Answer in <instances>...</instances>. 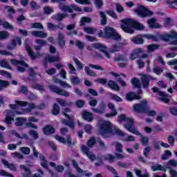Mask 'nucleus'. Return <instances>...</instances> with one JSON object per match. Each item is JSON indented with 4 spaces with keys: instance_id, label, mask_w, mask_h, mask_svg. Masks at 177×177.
Listing matches in <instances>:
<instances>
[{
    "instance_id": "nucleus-1",
    "label": "nucleus",
    "mask_w": 177,
    "mask_h": 177,
    "mask_svg": "<svg viewBox=\"0 0 177 177\" xmlns=\"http://www.w3.org/2000/svg\"><path fill=\"white\" fill-rule=\"evenodd\" d=\"M118 121L119 122H126L124 124V127L130 133H133V135H137V136H142V133L135 128V121L131 118L127 117L126 115L122 114L118 116Z\"/></svg>"
},
{
    "instance_id": "nucleus-2",
    "label": "nucleus",
    "mask_w": 177,
    "mask_h": 177,
    "mask_svg": "<svg viewBox=\"0 0 177 177\" xmlns=\"http://www.w3.org/2000/svg\"><path fill=\"white\" fill-rule=\"evenodd\" d=\"M133 110L136 113H143L147 114L149 117H156L157 115V112L153 110H149V106L147 105V101H141L139 104H134L133 106Z\"/></svg>"
},
{
    "instance_id": "nucleus-3",
    "label": "nucleus",
    "mask_w": 177,
    "mask_h": 177,
    "mask_svg": "<svg viewBox=\"0 0 177 177\" xmlns=\"http://www.w3.org/2000/svg\"><path fill=\"white\" fill-rule=\"evenodd\" d=\"M51 2L53 3H56V2L59 3V9L62 10V12H68V13H73V10L75 12H82V8L77 6L75 4H71L70 6H67L62 3L66 2V0H51Z\"/></svg>"
},
{
    "instance_id": "nucleus-4",
    "label": "nucleus",
    "mask_w": 177,
    "mask_h": 177,
    "mask_svg": "<svg viewBox=\"0 0 177 177\" xmlns=\"http://www.w3.org/2000/svg\"><path fill=\"white\" fill-rule=\"evenodd\" d=\"M100 134L104 138H109L107 136L110 133H113V126L109 121H104L99 125Z\"/></svg>"
},
{
    "instance_id": "nucleus-5",
    "label": "nucleus",
    "mask_w": 177,
    "mask_h": 177,
    "mask_svg": "<svg viewBox=\"0 0 177 177\" xmlns=\"http://www.w3.org/2000/svg\"><path fill=\"white\" fill-rule=\"evenodd\" d=\"M105 38L106 39H114V41H121V35L117 32V30L113 27L106 26L104 28Z\"/></svg>"
},
{
    "instance_id": "nucleus-6",
    "label": "nucleus",
    "mask_w": 177,
    "mask_h": 177,
    "mask_svg": "<svg viewBox=\"0 0 177 177\" xmlns=\"http://www.w3.org/2000/svg\"><path fill=\"white\" fill-rule=\"evenodd\" d=\"M133 11L136 13L139 17H141V19H146V17L153 16V11H151L142 5H140L136 9L133 10Z\"/></svg>"
},
{
    "instance_id": "nucleus-7",
    "label": "nucleus",
    "mask_w": 177,
    "mask_h": 177,
    "mask_svg": "<svg viewBox=\"0 0 177 177\" xmlns=\"http://www.w3.org/2000/svg\"><path fill=\"white\" fill-rule=\"evenodd\" d=\"M131 21H132V19L127 18L123 19L122 21V24L120 25V28L127 34H133L135 32L133 30V27L131 25Z\"/></svg>"
},
{
    "instance_id": "nucleus-8",
    "label": "nucleus",
    "mask_w": 177,
    "mask_h": 177,
    "mask_svg": "<svg viewBox=\"0 0 177 177\" xmlns=\"http://www.w3.org/2000/svg\"><path fill=\"white\" fill-rule=\"evenodd\" d=\"M156 80L157 78L147 74H143L140 77L141 84L144 89H147L150 86L151 81Z\"/></svg>"
},
{
    "instance_id": "nucleus-9",
    "label": "nucleus",
    "mask_w": 177,
    "mask_h": 177,
    "mask_svg": "<svg viewBox=\"0 0 177 177\" xmlns=\"http://www.w3.org/2000/svg\"><path fill=\"white\" fill-rule=\"evenodd\" d=\"M91 68H95V70H100V71H104V68L101 67L100 65L90 64H88V66L84 67V71L87 75H89V77L97 76V75H96V73L93 72L92 70H91Z\"/></svg>"
},
{
    "instance_id": "nucleus-10",
    "label": "nucleus",
    "mask_w": 177,
    "mask_h": 177,
    "mask_svg": "<svg viewBox=\"0 0 177 177\" xmlns=\"http://www.w3.org/2000/svg\"><path fill=\"white\" fill-rule=\"evenodd\" d=\"M48 88L50 92L57 93V95H59V96H65V97H68V96H70V93L63 88H60L56 85H50L48 86Z\"/></svg>"
},
{
    "instance_id": "nucleus-11",
    "label": "nucleus",
    "mask_w": 177,
    "mask_h": 177,
    "mask_svg": "<svg viewBox=\"0 0 177 177\" xmlns=\"http://www.w3.org/2000/svg\"><path fill=\"white\" fill-rule=\"evenodd\" d=\"M152 91L153 93H158V95L160 96V97H159V100H160V102H163L164 103H169V98H168V95H167L165 92L160 91V89L157 87H153Z\"/></svg>"
},
{
    "instance_id": "nucleus-12",
    "label": "nucleus",
    "mask_w": 177,
    "mask_h": 177,
    "mask_svg": "<svg viewBox=\"0 0 177 177\" xmlns=\"http://www.w3.org/2000/svg\"><path fill=\"white\" fill-rule=\"evenodd\" d=\"M93 46L95 49H97L100 52H102L104 56L106 57V59H110V54L109 53V51H107V46L100 43H95L93 44Z\"/></svg>"
},
{
    "instance_id": "nucleus-13",
    "label": "nucleus",
    "mask_w": 177,
    "mask_h": 177,
    "mask_svg": "<svg viewBox=\"0 0 177 177\" xmlns=\"http://www.w3.org/2000/svg\"><path fill=\"white\" fill-rule=\"evenodd\" d=\"M25 48H26V50L28 53V56L29 57H30V59H32V60H35L37 59V57H41V56H42V54H41V53H39V52H37L35 54V53H34V51H32V49L28 44H26Z\"/></svg>"
},
{
    "instance_id": "nucleus-14",
    "label": "nucleus",
    "mask_w": 177,
    "mask_h": 177,
    "mask_svg": "<svg viewBox=\"0 0 177 177\" xmlns=\"http://www.w3.org/2000/svg\"><path fill=\"white\" fill-rule=\"evenodd\" d=\"M55 139L56 140H58V142H60V143H64V145H66V143H68V147H71V145L74 146V142H73L71 136H68L66 140L64 138V137H62L60 136L56 135L55 136Z\"/></svg>"
},
{
    "instance_id": "nucleus-15",
    "label": "nucleus",
    "mask_w": 177,
    "mask_h": 177,
    "mask_svg": "<svg viewBox=\"0 0 177 177\" xmlns=\"http://www.w3.org/2000/svg\"><path fill=\"white\" fill-rule=\"evenodd\" d=\"M81 149L82 153H84V154L88 156L89 160H91V161H95V160H96V156L94 155V153H93V152L91 151L89 148H88V147H86L85 145H82Z\"/></svg>"
},
{
    "instance_id": "nucleus-16",
    "label": "nucleus",
    "mask_w": 177,
    "mask_h": 177,
    "mask_svg": "<svg viewBox=\"0 0 177 177\" xmlns=\"http://www.w3.org/2000/svg\"><path fill=\"white\" fill-rule=\"evenodd\" d=\"M17 44L19 46H21V37H17L15 39H12L11 43L7 46V49L8 50H13L17 46Z\"/></svg>"
},
{
    "instance_id": "nucleus-17",
    "label": "nucleus",
    "mask_w": 177,
    "mask_h": 177,
    "mask_svg": "<svg viewBox=\"0 0 177 177\" xmlns=\"http://www.w3.org/2000/svg\"><path fill=\"white\" fill-rule=\"evenodd\" d=\"M108 107L110 110H111V112L106 114V117L107 118H111V117H115V115H117V114H118V112H117V109H115V107L114 106V104H113V103L109 102L108 104Z\"/></svg>"
},
{
    "instance_id": "nucleus-18",
    "label": "nucleus",
    "mask_w": 177,
    "mask_h": 177,
    "mask_svg": "<svg viewBox=\"0 0 177 177\" xmlns=\"http://www.w3.org/2000/svg\"><path fill=\"white\" fill-rule=\"evenodd\" d=\"M107 86L112 91H115L116 92H120V91H121V87H120L114 80H109Z\"/></svg>"
},
{
    "instance_id": "nucleus-19",
    "label": "nucleus",
    "mask_w": 177,
    "mask_h": 177,
    "mask_svg": "<svg viewBox=\"0 0 177 177\" xmlns=\"http://www.w3.org/2000/svg\"><path fill=\"white\" fill-rule=\"evenodd\" d=\"M126 99L127 102H132L133 100H140L141 97L133 92H130L127 93Z\"/></svg>"
},
{
    "instance_id": "nucleus-20",
    "label": "nucleus",
    "mask_w": 177,
    "mask_h": 177,
    "mask_svg": "<svg viewBox=\"0 0 177 177\" xmlns=\"http://www.w3.org/2000/svg\"><path fill=\"white\" fill-rule=\"evenodd\" d=\"M68 16V14L66 13V12H63V13H58L57 15H53L51 18L53 19V20H55V21H63V20H64V19H66L67 17Z\"/></svg>"
},
{
    "instance_id": "nucleus-21",
    "label": "nucleus",
    "mask_w": 177,
    "mask_h": 177,
    "mask_svg": "<svg viewBox=\"0 0 177 177\" xmlns=\"http://www.w3.org/2000/svg\"><path fill=\"white\" fill-rule=\"evenodd\" d=\"M57 42L61 49H63L66 46V40L64 38V35H63V33L60 32H58Z\"/></svg>"
},
{
    "instance_id": "nucleus-22",
    "label": "nucleus",
    "mask_w": 177,
    "mask_h": 177,
    "mask_svg": "<svg viewBox=\"0 0 177 177\" xmlns=\"http://www.w3.org/2000/svg\"><path fill=\"white\" fill-rule=\"evenodd\" d=\"M82 117L84 121L88 122L93 121V114L89 111H84L82 113Z\"/></svg>"
},
{
    "instance_id": "nucleus-23",
    "label": "nucleus",
    "mask_w": 177,
    "mask_h": 177,
    "mask_svg": "<svg viewBox=\"0 0 177 177\" xmlns=\"http://www.w3.org/2000/svg\"><path fill=\"white\" fill-rule=\"evenodd\" d=\"M15 113L12 111L8 110L7 115H6L5 122L7 125H12V121H15V118L12 115H14Z\"/></svg>"
},
{
    "instance_id": "nucleus-24",
    "label": "nucleus",
    "mask_w": 177,
    "mask_h": 177,
    "mask_svg": "<svg viewBox=\"0 0 177 177\" xmlns=\"http://www.w3.org/2000/svg\"><path fill=\"white\" fill-rule=\"evenodd\" d=\"M43 132L44 135L46 136L52 135L53 133H55V132H56V129H55V127L48 124L43 128Z\"/></svg>"
},
{
    "instance_id": "nucleus-25",
    "label": "nucleus",
    "mask_w": 177,
    "mask_h": 177,
    "mask_svg": "<svg viewBox=\"0 0 177 177\" xmlns=\"http://www.w3.org/2000/svg\"><path fill=\"white\" fill-rule=\"evenodd\" d=\"M15 102L16 104H10V107L12 109V110H16V107H17V106H20L21 107H26V106L28 104V102L26 101L17 100Z\"/></svg>"
},
{
    "instance_id": "nucleus-26",
    "label": "nucleus",
    "mask_w": 177,
    "mask_h": 177,
    "mask_svg": "<svg viewBox=\"0 0 177 177\" xmlns=\"http://www.w3.org/2000/svg\"><path fill=\"white\" fill-rule=\"evenodd\" d=\"M131 26L133 27V28H135V30H138V31H140L142 30L145 29V26L140 22H138L136 21H133L131 19Z\"/></svg>"
},
{
    "instance_id": "nucleus-27",
    "label": "nucleus",
    "mask_w": 177,
    "mask_h": 177,
    "mask_svg": "<svg viewBox=\"0 0 177 177\" xmlns=\"http://www.w3.org/2000/svg\"><path fill=\"white\" fill-rule=\"evenodd\" d=\"M1 162L2 164H3V165H5V167L8 168V169H10V171H12L13 172H16V171L17 170V168L16 167V165H15V164L9 163V162H8V160L5 159H2Z\"/></svg>"
},
{
    "instance_id": "nucleus-28",
    "label": "nucleus",
    "mask_w": 177,
    "mask_h": 177,
    "mask_svg": "<svg viewBox=\"0 0 177 177\" xmlns=\"http://www.w3.org/2000/svg\"><path fill=\"white\" fill-rule=\"evenodd\" d=\"M157 19L156 18H151L148 19L147 23L149 28H160V24L156 23Z\"/></svg>"
},
{
    "instance_id": "nucleus-29",
    "label": "nucleus",
    "mask_w": 177,
    "mask_h": 177,
    "mask_svg": "<svg viewBox=\"0 0 177 177\" xmlns=\"http://www.w3.org/2000/svg\"><path fill=\"white\" fill-rule=\"evenodd\" d=\"M15 125L16 127H23L27 124V118H17L15 119Z\"/></svg>"
},
{
    "instance_id": "nucleus-30",
    "label": "nucleus",
    "mask_w": 177,
    "mask_h": 177,
    "mask_svg": "<svg viewBox=\"0 0 177 177\" xmlns=\"http://www.w3.org/2000/svg\"><path fill=\"white\" fill-rule=\"evenodd\" d=\"M130 39L136 45H142L145 42L143 38L139 37L138 36L131 37Z\"/></svg>"
},
{
    "instance_id": "nucleus-31",
    "label": "nucleus",
    "mask_w": 177,
    "mask_h": 177,
    "mask_svg": "<svg viewBox=\"0 0 177 177\" xmlns=\"http://www.w3.org/2000/svg\"><path fill=\"white\" fill-rule=\"evenodd\" d=\"M32 35L37 38H46L48 33L44 31H33L32 32Z\"/></svg>"
},
{
    "instance_id": "nucleus-32",
    "label": "nucleus",
    "mask_w": 177,
    "mask_h": 177,
    "mask_svg": "<svg viewBox=\"0 0 177 177\" xmlns=\"http://www.w3.org/2000/svg\"><path fill=\"white\" fill-rule=\"evenodd\" d=\"M3 26L6 30H13V26L10 25L9 22L5 21V19H0V27Z\"/></svg>"
},
{
    "instance_id": "nucleus-33",
    "label": "nucleus",
    "mask_w": 177,
    "mask_h": 177,
    "mask_svg": "<svg viewBox=\"0 0 177 177\" xmlns=\"http://www.w3.org/2000/svg\"><path fill=\"white\" fill-rule=\"evenodd\" d=\"M57 102L62 107H67V106L71 107V106H73V102H66L65 100H63L62 98H57Z\"/></svg>"
},
{
    "instance_id": "nucleus-34",
    "label": "nucleus",
    "mask_w": 177,
    "mask_h": 177,
    "mask_svg": "<svg viewBox=\"0 0 177 177\" xmlns=\"http://www.w3.org/2000/svg\"><path fill=\"white\" fill-rule=\"evenodd\" d=\"M165 4L167 5L170 9L177 10V0H166Z\"/></svg>"
},
{
    "instance_id": "nucleus-35",
    "label": "nucleus",
    "mask_w": 177,
    "mask_h": 177,
    "mask_svg": "<svg viewBox=\"0 0 177 177\" xmlns=\"http://www.w3.org/2000/svg\"><path fill=\"white\" fill-rule=\"evenodd\" d=\"M104 110H106V104L104 102H101L100 104V109H93V111L94 113H97L98 114H103L104 113Z\"/></svg>"
},
{
    "instance_id": "nucleus-36",
    "label": "nucleus",
    "mask_w": 177,
    "mask_h": 177,
    "mask_svg": "<svg viewBox=\"0 0 177 177\" xmlns=\"http://www.w3.org/2000/svg\"><path fill=\"white\" fill-rule=\"evenodd\" d=\"M151 169L153 172H156V171H162V172H167V168H165L164 166L161 165L151 166Z\"/></svg>"
},
{
    "instance_id": "nucleus-37",
    "label": "nucleus",
    "mask_w": 177,
    "mask_h": 177,
    "mask_svg": "<svg viewBox=\"0 0 177 177\" xmlns=\"http://www.w3.org/2000/svg\"><path fill=\"white\" fill-rule=\"evenodd\" d=\"M158 41H164L165 42H169V40L171 39L169 37V34L165 33V34H160L158 35Z\"/></svg>"
},
{
    "instance_id": "nucleus-38",
    "label": "nucleus",
    "mask_w": 177,
    "mask_h": 177,
    "mask_svg": "<svg viewBox=\"0 0 177 177\" xmlns=\"http://www.w3.org/2000/svg\"><path fill=\"white\" fill-rule=\"evenodd\" d=\"M131 82L134 88H142V84L138 77H133L131 80Z\"/></svg>"
},
{
    "instance_id": "nucleus-39",
    "label": "nucleus",
    "mask_w": 177,
    "mask_h": 177,
    "mask_svg": "<svg viewBox=\"0 0 177 177\" xmlns=\"http://www.w3.org/2000/svg\"><path fill=\"white\" fill-rule=\"evenodd\" d=\"M63 123L65 124V125L69 127V128H71L72 131H74V129H75V122L73 121V119H71V120L68 119V120H64Z\"/></svg>"
},
{
    "instance_id": "nucleus-40",
    "label": "nucleus",
    "mask_w": 177,
    "mask_h": 177,
    "mask_svg": "<svg viewBox=\"0 0 177 177\" xmlns=\"http://www.w3.org/2000/svg\"><path fill=\"white\" fill-rule=\"evenodd\" d=\"M63 123L65 124V125L69 127V128H71L72 131H74V129H75V122L73 121V119H71V120L68 119V120H64Z\"/></svg>"
},
{
    "instance_id": "nucleus-41",
    "label": "nucleus",
    "mask_w": 177,
    "mask_h": 177,
    "mask_svg": "<svg viewBox=\"0 0 177 177\" xmlns=\"http://www.w3.org/2000/svg\"><path fill=\"white\" fill-rule=\"evenodd\" d=\"M60 113V106L56 103H55L53 106V109H52V114L53 115H59Z\"/></svg>"
},
{
    "instance_id": "nucleus-42",
    "label": "nucleus",
    "mask_w": 177,
    "mask_h": 177,
    "mask_svg": "<svg viewBox=\"0 0 177 177\" xmlns=\"http://www.w3.org/2000/svg\"><path fill=\"white\" fill-rule=\"evenodd\" d=\"M46 60L48 62V63H55L56 62H59V60H60V58L57 56L48 55V57H46Z\"/></svg>"
},
{
    "instance_id": "nucleus-43",
    "label": "nucleus",
    "mask_w": 177,
    "mask_h": 177,
    "mask_svg": "<svg viewBox=\"0 0 177 177\" xmlns=\"http://www.w3.org/2000/svg\"><path fill=\"white\" fill-rule=\"evenodd\" d=\"M18 93H23V95H27L28 93V88L26 85H21L20 88L17 90Z\"/></svg>"
},
{
    "instance_id": "nucleus-44",
    "label": "nucleus",
    "mask_w": 177,
    "mask_h": 177,
    "mask_svg": "<svg viewBox=\"0 0 177 177\" xmlns=\"http://www.w3.org/2000/svg\"><path fill=\"white\" fill-rule=\"evenodd\" d=\"M112 133H113L114 135H118V136H125V133H124L122 131H121V129L118 128L112 129Z\"/></svg>"
},
{
    "instance_id": "nucleus-45",
    "label": "nucleus",
    "mask_w": 177,
    "mask_h": 177,
    "mask_svg": "<svg viewBox=\"0 0 177 177\" xmlns=\"http://www.w3.org/2000/svg\"><path fill=\"white\" fill-rule=\"evenodd\" d=\"M7 38H9V32L6 30L0 31V41L7 39Z\"/></svg>"
},
{
    "instance_id": "nucleus-46",
    "label": "nucleus",
    "mask_w": 177,
    "mask_h": 177,
    "mask_svg": "<svg viewBox=\"0 0 177 177\" xmlns=\"http://www.w3.org/2000/svg\"><path fill=\"white\" fill-rule=\"evenodd\" d=\"M144 38H147V39H151V41H155L156 42H158V37L150 34H147L143 35Z\"/></svg>"
},
{
    "instance_id": "nucleus-47",
    "label": "nucleus",
    "mask_w": 177,
    "mask_h": 177,
    "mask_svg": "<svg viewBox=\"0 0 177 177\" xmlns=\"http://www.w3.org/2000/svg\"><path fill=\"white\" fill-rule=\"evenodd\" d=\"M104 159L105 161H109L110 162H114L115 161V156L108 153L104 157Z\"/></svg>"
},
{
    "instance_id": "nucleus-48",
    "label": "nucleus",
    "mask_w": 177,
    "mask_h": 177,
    "mask_svg": "<svg viewBox=\"0 0 177 177\" xmlns=\"http://www.w3.org/2000/svg\"><path fill=\"white\" fill-rule=\"evenodd\" d=\"M109 97L111 100H115V102H122V98L114 93H109Z\"/></svg>"
},
{
    "instance_id": "nucleus-49",
    "label": "nucleus",
    "mask_w": 177,
    "mask_h": 177,
    "mask_svg": "<svg viewBox=\"0 0 177 177\" xmlns=\"http://www.w3.org/2000/svg\"><path fill=\"white\" fill-rule=\"evenodd\" d=\"M160 48V45L158 44H150L147 46L148 52L151 53L154 52V50L158 49Z\"/></svg>"
},
{
    "instance_id": "nucleus-50",
    "label": "nucleus",
    "mask_w": 177,
    "mask_h": 177,
    "mask_svg": "<svg viewBox=\"0 0 177 177\" xmlns=\"http://www.w3.org/2000/svg\"><path fill=\"white\" fill-rule=\"evenodd\" d=\"M122 144L119 142H115V149L117 153H122Z\"/></svg>"
},
{
    "instance_id": "nucleus-51",
    "label": "nucleus",
    "mask_w": 177,
    "mask_h": 177,
    "mask_svg": "<svg viewBox=\"0 0 177 177\" xmlns=\"http://www.w3.org/2000/svg\"><path fill=\"white\" fill-rule=\"evenodd\" d=\"M10 84L6 80H0V91H2L3 88H8Z\"/></svg>"
},
{
    "instance_id": "nucleus-52",
    "label": "nucleus",
    "mask_w": 177,
    "mask_h": 177,
    "mask_svg": "<svg viewBox=\"0 0 177 177\" xmlns=\"http://www.w3.org/2000/svg\"><path fill=\"white\" fill-rule=\"evenodd\" d=\"M96 145V139L95 137H91L87 142V146L88 147H93Z\"/></svg>"
},
{
    "instance_id": "nucleus-53",
    "label": "nucleus",
    "mask_w": 177,
    "mask_h": 177,
    "mask_svg": "<svg viewBox=\"0 0 177 177\" xmlns=\"http://www.w3.org/2000/svg\"><path fill=\"white\" fill-rule=\"evenodd\" d=\"M153 72L156 75H161V74L164 73V70H162V68H160L159 66H155L154 68H153Z\"/></svg>"
},
{
    "instance_id": "nucleus-54",
    "label": "nucleus",
    "mask_w": 177,
    "mask_h": 177,
    "mask_svg": "<svg viewBox=\"0 0 177 177\" xmlns=\"http://www.w3.org/2000/svg\"><path fill=\"white\" fill-rule=\"evenodd\" d=\"M171 156H172V153L171 152V151L167 150L165 151V153L161 155V158L162 160H168V158L171 157Z\"/></svg>"
},
{
    "instance_id": "nucleus-55",
    "label": "nucleus",
    "mask_w": 177,
    "mask_h": 177,
    "mask_svg": "<svg viewBox=\"0 0 177 177\" xmlns=\"http://www.w3.org/2000/svg\"><path fill=\"white\" fill-rule=\"evenodd\" d=\"M0 66L1 67H4L5 68H8V70H12V66H10V65L9 64V62L5 60L0 61Z\"/></svg>"
},
{
    "instance_id": "nucleus-56",
    "label": "nucleus",
    "mask_w": 177,
    "mask_h": 177,
    "mask_svg": "<svg viewBox=\"0 0 177 177\" xmlns=\"http://www.w3.org/2000/svg\"><path fill=\"white\" fill-rule=\"evenodd\" d=\"M115 62H128L127 57L124 55H120L118 57L114 58Z\"/></svg>"
},
{
    "instance_id": "nucleus-57",
    "label": "nucleus",
    "mask_w": 177,
    "mask_h": 177,
    "mask_svg": "<svg viewBox=\"0 0 177 177\" xmlns=\"http://www.w3.org/2000/svg\"><path fill=\"white\" fill-rule=\"evenodd\" d=\"M0 75H3V77H6L8 80H10V78H12V74L4 70H0Z\"/></svg>"
},
{
    "instance_id": "nucleus-58",
    "label": "nucleus",
    "mask_w": 177,
    "mask_h": 177,
    "mask_svg": "<svg viewBox=\"0 0 177 177\" xmlns=\"http://www.w3.org/2000/svg\"><path fill=\"white\" fill-rule=\"evenodd\" d=\"M32 89H37V91H39L40 92H43L45 91V88H44V86L38 84H35L32 85Z\"/></svg>"
},
{
    "instance_id": "nucleus-59",
    "label": "nucleus",
    "mask_w": 177,
    "mask_h": 177,
    "mask_svg": "<svg viewBox=\"0 0 177 177\" xmlns=\"http://www.w3.org/2000/svg\"><path fill=\"white\" fill-rule=\"evenodd\" d=\"M108 50L111 53H115V52H120V46H118L117 44H114L112 46V48H109Z\"/></svg>"
},
{
    "instance_id": "nucleus-60",
    "label": "nucleus",
    "mask_w": 177,
    "mask_h": 177,
    "mask_svg": "<svg viewBox=\"0 0 177 177\" xmlns=\"http://www.w3.org/2000/svg\"><path fill=\"white\" fill-rule=\"evenodd\" d=\"M106 13L111 17H113V19H118V15L113 10H106Z\"/></svg>"
},
{
    "instance_id": "nucleus-61",
    "label": "nucleus",
    "mask_w": 177,
    "mask_h": 177,
    "mask_svg": "<svg viewBox=\"0 0 177 177\" xmlns=\"http://www.w3.org/2000/svg\"><path fill=\"white\" fill-rule=\"evenodd\" d=\"M94 1V5L97 8V9H101V8H103V0H93Z\"/></svg>"
},
{
    "instance_id": "nucleus-62",
    "label": "nucleus",
    "mask_w": 177,
    "mask_h": 177,
    "mask_svg": "<svg viewBox=\"0 0 177 177\" xmlns=\"http://www.w3.org/2000/svg\"><path fill=\"white\" fill-rule=\"evenodd\" d=\"M32 28H38L39 30H44V26L39 22H35L32 24Z\"/></svg>"
},
{
    "instance_id": "nucleus-63",
    "label": "nucleus",
    "mask_w": 177,
    "mask_h": 177,
    "mask_svg": "<svg viewBox=\"0 0 177 177\" xmlns=\"http://www.w3.org/2000/svg\"><path fill=\"white\" fill-rule=\"evenodd\" d=\"M71 81L73 85H78L81 82V80L77 76H73L71 78Z\"/></svg>"
},
{
    "instance_id": "nucleus-64",
    "label": "nucleus",
    "mask_w": 177,
    "mask_h": 177,
    "mask_svg": "<svg viewBox=\"0 0 177 177\" xmlns=\"http://www.w3.org/2000/svg\"><path fill=\"white\" fill-rule=\"evenodd\" d=\"M141 143L142 146H148L149 145V138L142 136L141 138Z\"/></svg>"
}]
</instances>
